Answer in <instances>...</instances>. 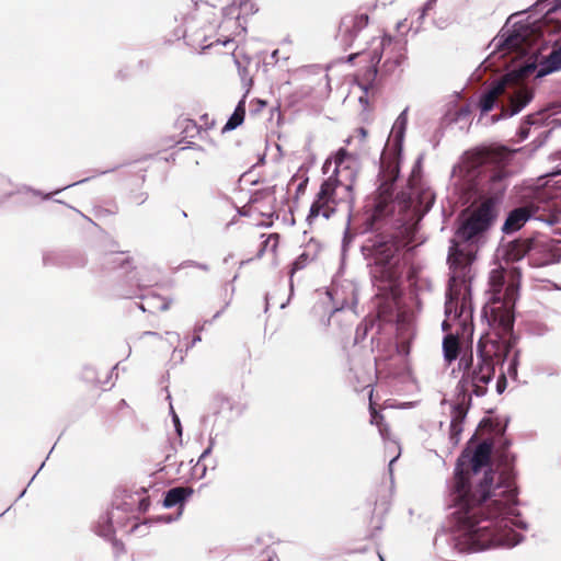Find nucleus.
<instances>
[{"instance_id":"2","label":"nucleus","mask_w":561,"mask_h":561,"mask_svg":"<svg viewBox=\"0 0 561 561\" xmlns=\"http://www.w3.org/2000/svg\"><path fill=\"white\" fill-rule=\"evenodd\" d=\"M541 47L539 26L528 21L504 26L490 43L493 56L515 54L514 60L524 59L519 62L536 60L533 72L536 71L537 78L561 70V42H557L547 56L540 55Z\"/></svg>"},{"instance_id":"11","label":"nucleus","mask_w":561,"mask_h":561,"mask_svg":"<svg viewBox=\"0 0 561 561\" xmlns=\"http://www.w3.org/2000/svg\"><path fill=\"white\" fill-rule=\"evenodd\" d=\"M457 283H449V293L445 304V313L448 318L460 317L466 308L465 298H462L460 307L458 306V290L456 289Z\"/></svg>"},{"instance_id":"30","label":"nucleus","mask_w":561,"mask_h":561,"mask_svg":"<svg viewBox=\"0 0 561 561\" xmlns=\"http://www.w3.org/2000/svg\"><path fill=\"white\" fill-rule=\"evenodd\" d=\"M300 267H301L300 261H296V262L294 263V266H293V272H294V271H296V270H298V268H300Z\"/></svg>"},{"instance_id":"27","label":"nucleus","mask_w":561,"mask_h":561,"mask_svg":"<svg viewBox=\"0 0 561 561\" xmlns=\"http://www.w3.org/2000/svg\"><path fill=\"white\" fill-rule=\"evenodd\" d=\"M365 93H367V90L365 89ZM359 103L364 106V107H367L368 105V99H367V95L364 94L362 96H359L358 99Z\"/></svg>"},{"instance_id":"17","label":"nucleus","mask_w":561,"mask_h":561,"mask_svg":"<svg viewBox=\"0 0 561 561\" xmlns=\"http://www.w3.org/2000/svg\"><path fill=\"white\" fill-rule=\"evenodd\" d=\"M407 123H408V110L405 108L397 117V119L392 126V134L394 135V137L397 139L401 140L403 138Z\"/></svg>"},{"instance_id":"3","label":"nucleus","mask_w":561,"mask_h":561,"mask_svg":"<svg viewBox=\"0 0 561 561\" xmlns=\"http://www.w3.org/2000/svg\"><path fill=\"white\" fill-rule=\"evenodd\" d=\"M334 164L333 173L321 184L314 202L310 207L308 219L318 217L329 219L337 206L344 205L352 210L355 195L354 184L357 178V161L345 149L341 148L333 158L328 159L323 172Z\"/></svg>"},{"instance_id":"8","label":"nucleus","mask_w":561,"mask_h":561,"mask_svg":"<svg viewBox=\"0 0 561 561\" xmlns=\"http://www.w3.org/2000/svg\"><path fill=\"white\" fill-rule=\"evenodd\" d=\"M483 344L478 343V363L472 370L473 392L477 397L486 393V385L493 379L495 368L494 362L490 354H484Z\"/></svg>"},{"instance_id":"13","label":"nucleus","mask_w":561,"mask_h":561,"mask_svg":"<svg viewBox=\"0 0 561 561\" xmlns=\"http://www.w3.org/2000/svg\"><path fill=\"white\" fill-rule=\"evenodd\" d=\"M244 115H245V102H244V100H241L238 103L234 112L232 113V115L229 117L228 122L224 126L222 130L230 131V130L236 129L238 126H240L243 123Z\"/></svg>"},{"instance_id":"14","label":"nucleus","mask_w":561,"mask_h":561,"mask_svg":"<svg viewBox=\"0 0 561 561\" xmlns=\"http://www.w3.org/2000/svg\"><path fill=\"white\" fill-rule=\"evenodd\" d=\"M237 9L243 14H252L257 11L252 0H232L231 4L225 8V14L234 15Z\"/></svg>"},{"instance_id":"15","label":"nucleus","mask_w":561,"mask_h":561,"mask_svg":"<svg viewBox=\"0 0 561 561\" xmlns=\"http://www.w3.org/2000/svg\"><path fill=\"white\" fill-rule=\"evenodd\" d=\"M459 344L458 340L454 335H447L443 341V352L446 362L451 363L458 356Z\"/></svg>"},{"instance_id":"7","label":"nucleus","mask_w":561,"mask_h":561,"mask_svg":"<svg viewBox=\"0 0 561 561\" xmlns=\"http://www.w3.org/2000/svg\"><path fill=\"white\" fill-rule=\"evenodd\" d=\"M476 259V245L459 240L456 236L450 241L447 263L450 270L449 283H458Z\"/></svg>"},{"instance_id":"28","label":"nucleus","mask_w":561,"mask_h":561,"mask_svg":"<svg viewBox=\"0 0 561 561\" xmlns=\"http://www.w3.org/2000/svg\"><path fill=\"white\" fill-rule=\"evenodd\" d=\"M234 62H236V65H237V67H238V70H239L240 76H242V77H243V76H244V73L247 72V69H245L244 67H241L240 62H239L237 59H234Z\"/></svg>"},{"instance_id":"29","label":"nucleus","mask_w":561,"mask_h":561,"mask_svg":"<svg viewBox=\"0 0 561 561\" xmlns=\"http://www.w3.org/2000/svg\"><path fill=\"white\" fill-rule=\"evenodd\" d=\"M398 457H399V454L390 460V462H389V470H390V471H392V465H393V463H394V461L398 459Z\"/></svg>"},{"instance_id":"21","label":"nucleus","mask_w":561,"mask_h":561,"mask_svg":"<svg viewBox=\"0 0 561 561\" xmlns=\"http://www.w3.org/2000/svg\"><path fill=\"white\" fill-rule=\"evenodd\" d=\"M518 356H519V352L517 351V352H515L514 356L512 357L508 368H507V374L514 378L517 376Z\"/></svg>"},{"instance_id":"4","label":"nucleus","mask_w":561,"mask_h":561,"mask_svg":"<svg viewBox=\"0 0 561 561\" xmlns=\"http://www.w3.org/2000/svg\"><path fill=\"white\" fill-rule=\"evenodd\" d=\"M536 60L518 62L506 75L495 81L480 99L482 113L490 112L500 95L507 96V104L502 106V116L512 117L519 113L533 99V92L522 80L533 73Z\"/></svg>"},{"instance_id":"33","label":"nucleus","mask_w":561,"mask_h":561,"mask_svg":"<svg viewBox=\"0 0 561 561\" xmlns=\"http://www.w3.org/2000/svg\"><path fill=\"white\" fill-rule=\"evenodd\" d=\"M144 335H153V336H156L157 334L154 332L147 331V332L144 333Z\"/></svg>"},{"instance_id":"20","label":"nucleus","mask_w":561,"mask_h":561,"mask_svg":"<svg viewBox=\"0 0 561 561\" xmlns=\"http://www.w3.org/2000/svg\"><path fill=\"white\" fill-rule=\"evenodd\" d=\"M278 245V236L270 234L264 242V248L260 251V254L266 249L270 248L273 252L276 250Z\"/></svg>"},{"instance_id":"39","label":"nucleus","mask_w":561,"mask_h":561,"mask_svg":"<svg viewBox=\"0 0 561 561\" xmlns=\"http://www.w3.org/2000/svg\"><path fill=\"white\" fill-rule=\"evenodd\" d=\"M379 557H380V561H385L381 556H379Z\"/></svg>"},{"instance_id":"1","label":"nucleus","mask_w":561,"mask_h":561,"mask_svg":"<svg viewBox=\"0 0 561 561\" xmlns=\"http://www.w3.org/2000/svg\"><path fill=\"white\" fill-rule=\"evenodd\" d=\"M492 446L483 442L472 455L462 454L455 468L456 503L454 543L461 552L513 548L524 540L514 527L527 529L517 508V490L511 476L488 469Z\"/></svg>"},{"instance_id":"36","label":"nucleus","mask_w":561,"mask_h":561,"mask_svg":"<svg viewBox=\"0 0 561 561\" xmlns=\"http://www.w3.org/2000/svg\"><path fill=\"white\" fill-rule=\"evenodd\" d=\"M354 58H355V55H351V56L348 57V59H350V60H353Z\"/></svg>"},{"instance_id":"40","label":"nucleus","mask_w":561,"mask_h":561,"mask_svg":"<svg viewBox=\"0 0 561 561\" xmlns=\"http://www.w3.org/2000/svg\"><path fill=\"white\" fill-rule=\"evenodd\" d=\"M558 234H560V236H561V230H560V231H558Z\"/></svg>"},{"instance_id":"24","label":"nucleus","mask_w":561,"mask_h":561,"mask_svg":"<svg viewBox=\"0 0 561 561\" xmlns=\"http://www.w3.org/2000/svg\"><path fill=\"white\" fill-rule=\"evenodd\" d=\"M171 412H172V420H173V423H174L175 431H176L178 435L181 436L182 435V426H181L180 419L175 414V412L173 411L172 408H171Z\"/></svg>"},{"instance_id":"37","label":"nucleus","mask_w":561,"mask_h":561,"mask_svg":"<svg viewBox=\"0 0 561 561\" xmlns=\"http://www.w3.org/2000/svg\"><path fill=\"white\" fill-rule=\"evenodd\" d=\"M556 221L554 220H549L548 224L549 225H553Z\"/></svg>"},{"instance_id":"25","label":"nucleus","mask_w":561,"mask_h":561,"mask_svg":"<svg viewBox=\"0 0 561 561\" xmlns=\"http://www.w3.org/2000/svg\"><path fill=\"white\" fill-rule=\"evenodd\" d=\"M213 445H214V443L211 442L210 445L202 453V455L198 458L197 463H199L203 459H205L211 453Z\"/></svg>"},{"instance_id":"38","label":"nucleus","mask_w":561,"mask_h":561,"mask_svg":"<svg viewBox=\"0 0 561 561\" xmlns=\"http://www.w3.org/2000/svg\"><path fill=\"white\" fill-rule=\"evenodd\" d=\"M167 308H168V306H167V305H163V306L161 307V309H162V310H165Z\"/></svg>"},{"instance_id":"34","label":"nucleus","mask_w":561,"mask_h":561,"mask_svg":"<svg viewBox=\"0 0 561 561\" xmlns=\"http://www.w3.org/2000/svg\"><path fill=\"white\" fill-rule=\"evenodd\" d=\"M199 341H201V336H195V337L193 339V344H195V343H197V342H199Z\"/></svg>"},{"instance_id":"10","label":"nucleus","mask_w":561,"mask_h":561,"mask_svg":"<svg viewBox=\"0 0 561 561\" xmlns=\"http://www.w3.org/2000/svg\"><path fill=\"white\" fill-rule=\"evenodd\" d=\"M536 208L531 205L511 210L503 224L502 231L505 234L519 230L534 216Z\"/></svg>"},{"instance_id":"35","label":"nucleus","mask_w":561,"mask_h":561,"mask_svg":"<svg viewBox=\"0 0 561 561\" xmlns=\"http://www.w3.org/2000/svg\"><path fill=\"white\" fill-rule=\"evenodd\" d=\"M162 520L165 522V523H170L172 520V518L171 517H165V518L163 517Z\"/></svg>"},{"instance_id":"22","label":"nucleus","mask_w":561,"mask_h":561,"mask_svg":"<svg viewBox=\"0 0 561 561\" xmlns=\"http://www.w3.org/2000/svg\"><path fill=\"white\" fill-rule=\"evenodd\" d=\"M100 536L111 537L113 534V528L108 522L107 516L105 517V524L98 530Z\"/></svg>"},{"instance_id":"5","label":"nucleus","mask_w":561,"mask_h":561,"mask_svg":"<svg viewBox=\"0 0 561 561\" xmlns=\"http://www.w3.org/2000/svg\"><path fill=\"white\" fill-rule=\"evenodd\" d=\"M504 285V270L495 268L490 273V287L492 291V313L499 320L505 330H510L514 322V307L518 295V287L512 283L505 287L504 294H501Z\"/></svg>"},{"instance_id":"26","label":"nucleus","mask_w":561,"mask_h":561,"mask_svg":"<svg viewBox=\"0 0 561 561\" xmlns=\"http://www.w3.org/2000/svg\"><path fill=\"white\" fill-rule=\"evenodd\" d=\"M433 1H427L421 12V18L423 19L426 15V12L433 8Z\"/></svg>"},{"instance_id":"6","label":"nucleus","mask_w":561,"mask_h":561,"mask_svg":"<svg viewBox=\"0 0 561 561\" xmlns=\"http://www.w3.org/2000/svg\"><path fill=\"white\" fill-rule=\"evenodd\" d=\"M495 216V202L491 198L484 199L460 220L455 236L463 242L476 245L483 233L489 230Z\"/></svg>"},{"instance_id":"12","label":"nucleus","mask_w":561,"mask_h":561,"mask_svg":"<svg viewBox=\"0 0 561 561\" xmlns=\"http://www.w3.org/2000/svg\"><path fill=\"white\" fill-rule=\"evenodd\" d=\"M192 494L193 490L190 488H173L165 493L163 506L167 508L173 507L178 504H181Z\"/></svg>"},{"instance_id":"16","label":"nucleus","mask_w":561,"mask_h":561,"mask_svg":"<svg viewBox=\"0 0 561 561\" xmlns=\"http://www.w3.org/2000/svg\"><path fill=\"white\" fill-rule=\"evenodd\" d=\"M392 43V38L390 36H381V37H378V38H375L373 41V44H374V53H373V56H371V62H373V67H374V71L376 72L377 69H376V65L379 64L380 59H381V53L382 50H385L388 46H390Z\"/></svg>"},{"instance_id":"23","label":"nucleus","mask_w":561,"mask_h":561,"mask_svg":"<svg viewBox=\"0 0 561 561\" xmlns=\"http://www.w3.org/2000/svg\"><path fill=\"white\" fill-rule=\"evenodd\" d=\"M506 386H507L506 377L504 374H502L496 381L497 393H500V394L503 393L504 390L506 389Z\"/></svg>"},{"instance_id":"31","label":"nucleus","mask_w":561,"mask_h":561,"mask_svg":"<svg viewBox=\"0 0 561 561\" xmlns=\"http://www.w3.org/2000/svg\"><path fill=\"white\" fill-rule=\"evenodd\" d=\"M557 175H561V170H557V171H553L548 174V176H557Z\"/></svg>"},{"instance_id":"9","label":"nucleus","mask_w":561,"mask_h":561,"mask_svg":"<svg viewBox=\"0 0 561 561\" xmlns=\"http://www.w3.org/2000/svg\"><path fill=\"white\" fill-rule=\"evenodd\" d=\"M396 248L390 243H381L374 250L375 270L373 274L375 277L392 280L397 277V263Z\"/></svg>"},{"instance_id":"19","label":"nucleus","mask_w":561,"mask_h":561,"mask_svg":"<svg viewBox=\"0 0 561 561\" xmlns=\"http://www.w3.org/2000/svg\"><path fill=\"white\" fill-rule=\"evenodd\" d=\"M370 414H371L370 423L377 425L379 427V432L381 433V435H383V430L381 427V421L383 420V416L381 414H379L373 408L371 403H370Z\"/></svg>"},{"instance_id":"18","label":"nucleus","mask_w":561,"mask_h":561,"mask_svg":"<svg viewBox=\"0 0 561 561\" xmlns=\"http://www.w3.org/2000/svg\"><path fill=\"white\" fill-rule=\"evenodd\" d=\"M530 250L529 243L527 241L518 242L513 244L512 247V257L514 260H520L526 255V253Z\"/></svg>"},{"instance_id":"32","label":"nucleus","mask_w":561,"mask_h":561,"mask_svg":"<svg viewBox=\"0 0 561 561\" xmlns=\"http://www.w3.org/2000/svg\"><path fill=\"white\" fill-rule=\"evenodd\" d=\"M168 335H170L171 337H173L174 340H179V334L176 333H167Z\"/></svg>"}]
</instances>
